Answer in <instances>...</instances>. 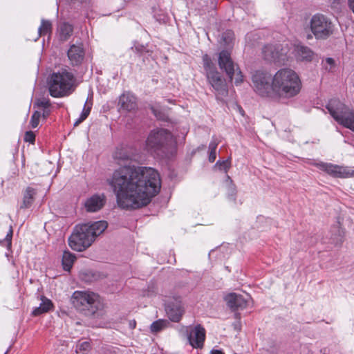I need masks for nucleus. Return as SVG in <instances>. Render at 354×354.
Returning a JSON list of instances; mask_svg holds the SVG:
<instances>
[{
	"mask_svg": "<svg viewBox=\"0 0 354 354\" xmlns=\"http://www.w3.org/2000/svg\"><path fill=\"white\" fill-rule=\"evenodd\" d=\"M118 206L137 209L147 205L161 187L158 172L151 168L125 165L115 169L106 180Z\"/></svg>",
	"mask_w": 354,
	"mask_h": 354,
	"instance_id": "1",
	"label": "nucleus"
},
{
	"mask_svg": "<svg viewBox=\"0 0 354 354\" xmlns=\"http://www.w3.org/2000/svg\"><path fill=\"white\" fill-rule=\"evenodd\" d=\"M254 91L261 97L275 100H290L301 90V81L292 69L283 68L274 75L264 71H257L252 76Z\"/></svg>",
	"mask_w": 354,
	"mask_h": 354,
	"instance_id": "2",
	"label": "nucleus"
},
{
	"mask_svg": "<svg viewBox=\"0 0 354 354\" xmlns=\"http://www.w3.org/2000/svg\"><path fill=\"white\" fill-rule=\"evenodd\" d=\"M107 223L100 221L76 225L68 238V245L73 250L82 252L91 245L95 238L107 227Z\"/></svg>",
	"mask_w": 354,
	"mask_h": 354,
	"instance_id": "3",
	"label": "nucleus"
},
{
	"mask_svg": "<svg viewBox=\"0 0 354 354\" xmlns=\"http://www.w3.org/2000/svg\"><path fill=\"white\" fill-rule=\"evenodd\" d=\"M145 147L151 153L167 156L176 151V140L168 130L156 129L149 132Z\"/></svg>",
	"mask_w": 354,
	"mask_h": 354,
	"instance_id": "4",
	"label": "nucleus"
},
{
	"mask_svg": "<svg viewBox=\"0 0 354 354\" xmlns=\"http://www.w3.org/2000/svg\"><path fill=\"white\" fill-rule=\"evenodd\" d=\"M74 75L66 69L53 73L48 82L50 95L53 97H63L69 95L75 90Z\"/></svg>",
	"mask_w": 354,
	"mask_h": 354,
	"instance_id": "5",
	"label": "nucleus"
},
{
	"mask_svg": "<svg viewBox=\"0 0 354 354\" xmlns=\"http://www.w3.org/2000/svg\"><path fill=\"white\" fill-rule=\"evenodd\" d=\"M326 109L334 120L344 128L354 132V109L338 100L328 102Z\"/></svg>",
	"mask_w": 354,
	"mask_h": 354,
	"instance_id": "6",
	"label": "nucleus"
},
{
	"mask_svg": "<svg viewBox=\"0 0 354 354\" xmlns=\"http://www.w3.org/2000/svg\"><path fill=\"white\" fill-rule=\"evenodd\" d=\"M71 301L77 310L92 314L97 310L100 304L99 295L90 291H75Z\"/></svg>",
	"mask_w": 354,
	"mask_h": 354,
	"instance_id": "7",
	"label": "nucleus"
},
{
	"mask_svg": "<svg viewBox=\"0 0 354 354\" xmlns=\"http://www.w3.org/2000/svg\"><path fill=\"white\" fill-rule=\"evenodd\" d=\"M218 65L221 69L225 71L231 80L234 79L236 85L243 82V75L238 68H234V64L230 54L227 50H223L219 53Z\"/></svg>",
	"mask_w": 354,
	"mask_h": 354,
	"instance_id": "8",
	"label": "nucleus"
},
{
	"mask_svg": "<svg viewBox=\"0 0 354 354\" xmlns=\"http://www.w3.org/2000/svg\"><path fill=\"white\" fill-rule=\"evenodd\" d=\"M310 28L316 38L318 39L326 38L333 32L331 21L322 15H315L312 17Z\"/></svg>",
	"mask_w": 354,
	"mask_h": 354,
	"instance_id": "9",
	"label": "nucleus"
},
{
	"mask_svg": "<svg viewBox=\"0 0 354 354\" xmlns=\"http://www.w3.org/2000/svg\"><path fill=\"white\" fill-rule=\"evenodd\" d=\"M317 167L335 178H345L354 176V170L346 167L325 162L317 163Z\"/></svg>",
	"mask_w": 354,
	"mask_h": 354,
	"instance_id": "10",
	"label": "nucleus"
},
{
	"mask_svg": "<svg viewBox=\"0 0 354 354\" xmlns=\"http://www.w3.org/2000/svg\"><path fill=\"white\" fill-rule=\"evenodd\" d=\"M106 203L104 194H94L84 201V205L88 212H96L100 210Z\"/></svg>",
	"mask_w": 354,
	"mask_h": 354,
	"instance_id": "11",
	"label": "nucleus"
},
{
	"mask_svg": "<svg viewBox=\"0 0 354 354\" xmlns=\"http://www.w3.org/2000/svg\"><path fill=\"white\" fill-rule=\"evenodd\" d=\"M205 339V330L201 325L194 326L188 335L189 344L194 348H202Z\"/></svg>",
	"mask_w": 354,
	"mask_h": 354,
	"instance_id": "12",
	"label": "nucleus"
},
{
	"mask_svg": "<svg viewBox=\"0 0 354 354\" xmlns=\"http://www.w3.org/2000/svg\"><path fill=\"white\" fill-rule=\"evenodd\" d=\"M208 82L216 92V95L225 96L227 93V88L224 80H223L217 72L208 75Z\"/></svg>",
	"mask_w": 354,
	"mask_h": 354,
	"instance_id": "13",
	"label": "nucleus"
},
{
	"mask_svg": "<svg viewBox=\"0 0 354 354\" xmlns=\"http://www.w3.org/2000/svg\"><path fill=\"white\" fill-rule=\"evenodd\" d=\"M118 105L124 111H134L138 106L137 98L133 93L125 92L120 96Z\"/></svg>",
	"mask_w": 354,
	"mask_h": 354,
	"instance_id": "14",
	"label": "nucleus"
},
{
	"mask_svg": "<svg viewBox=\"0 0 354 354\" xmlns=\"http://www.w3.org/2000/svg\"><path fill=\"white\" fill-rule=\"evenodd\" d=\"M227 305L232 310L244 308L247 306L248 299L243 295L236 293H230L225 297Z\"/></svg>",
	"mask_w": 354,
	"mask_h": 354,
	"instance_id": "15",
	"label": "nucleus"
},
{
	"mask_svg": "<svg viewBox=\"0 0 354 354\" xmlns=\"http://www.w3.org/2000/svg\"><path fill=\"white\" fill-rule=\"evenodd\" d=\"M166 312L169 318L175 322H178L181 319L183 313L184 308L180 301H176V303L169 304L166 306Z\"/></svg>",
	"mask_w": 354,
	"mask_h": 354,
	"instance_id": "16",
	"label": "nucleus"
},
{
	"mask_svg": "<svg viewBox=\"0 0 354 354\" xmlns=\"http://www.w3.org/2000/svg\"><path fill=\"white\" fill-rule=\"evenodd\" d=\"M292 53L298 61L310 62L313 57V51L308 47L301 44L295 45Z\"/></svg>",
	"mask_w": 354,
	"mask_h": 354,
	"instance_id": "17",
	"label": "nucleus"
},
{
	"mask_svg": "<svg viewBox=\"0 0 354 354\" xmlns=\"http://www.w3.org/2000/svg\"><path fill=\"white\" fill-rule=\"evenodd\" d=\"M84 50L80 45H72L68 50V57L73 65H78L84 57Z\"/></svg>",
	"mask_w": 354,
	"mask_h": 354,
	"instance_id": "18",
	"label": "nucleus"
},
{
	"mask_svg": "<svg viewBox=\"0 0 354 354\" xmlns=\"http://www.w3.org/2000/svg\"><path fill=\"white\" fill-rule=\"evenodd\" d=\"M134 156V150L129 147H118L113 153V158L121 161L132 160Z\"/></svg>",
	"mask_w": 354,
	"mask_h": 354,
	"instance_id": "19",
	"label": "nucleus"
},
{
	"mask_svg": "<svg viewBox=\"0 0 354 354\" xmlns=\"http://www.w3.org/2000/svg\"><path fill=\"white\" fill-rule=\"evenodd\" d=\"M54 308L52 301L46 297H41V304L39 307L35 308L32 314L34 316H38L43 313H46L53 310Z\"/></svg>",
	"mask_w": 354,
	"mask_h": 354,
	"instance_id": "20",
	"label": "nucleus"
},
{
	"mask_svg": "<svg viewBox=\"0 0 354 354\" xmlns=\"http://www.w3.org/2000/svg\"><path fill=\"white\" fill-rule=\"evenodd\" d=\"M273 48L274 47L272 46H267L264 47L263 53L265 59L268 61L274 62H280L281 60H283L284 59L282 57L283 53H279L278 51L274 52Z\"/></svg>",
	"mask_w": 354,
	"mask_h": 354,
	"instance_id": "21",
	"label": "nucleus"
},
{
	"mask_svg": "<svg viewBox=\"0 0 354 354\" xmlns=\"http://www.w3.org/2000/svg\"><path fill=\"white\" fill-rule=\"evenodd\" d=\"M35 194L36 191L35 189L30 187H27L24 194L23 202L20 207L21 209L29 208L34 201Z\"/></svg>",
	"mask_w": 354,
	"mask_h": 354,
	"instance_id": "22",
	"label": "nucleus"
},
{
	"mask_svg": "<svg viewBox=\"0 0 354 354\" xmlns=\"http://www.w3.org/2000/svg\"><path fill=\"white\" fill-rule=\"evenodd\" d=\"M75 256L68 251H64L62 256V266L66 271H70L73 263L75 262Z\"/></svg>",
	"mask_w": 354,
	"mask_h": 354,
	"instance_id": "23",
	"label": "nucleus"
},
{
	"mask_svg": "<svg viewBox=\"0 0 354 354\" xmlns=\"http://www.w3.org/2000/svg\"><path fill=\"white\" fill-rule=\"evenodd\" d=\"M73 32V27L68 23L62 24L59 28V37L62 40H66Z\"/></svg>",
	"mask_w": 354,
	"mask_h": 354,
	"instance_id": "24",
	"label": "nucleus"
},
{
	"mask_svg": "<svg viewBox=\"0 0 354 354\" xmlns=\"http://www.w3.org/2000/svg\"><path fill=\"white\" fill-rule=\"evenodd\" d=\"M203 62L207 77L208 76V75H210V73L212 75L214 73L217 72L210 57L207 54L203 56Z\"/></svg>",
	"mask_w": 354,
	"mask_h": 354,
	"instance_id": "25",
	"label": "nucleus"
},
{
	"mask_svg": "<svg viewBox=\"0 0 354 354\" xmlns=\"http://www.w3.org/2000/svg\"><path fill=\"white\" fill-rule=\"evenodd\" d=\"M52 31V24L50 21L42 19L41 26L38 28L39 36L50 34Z\"/></svg>",
	"mask_w": 354,
	"mask_h": 354,
	"instance_id": "26",
	"label": "nucleus"
},
{
	"mask_svg": "<svg viewBox=\"0 0 354 354\" xmlns=\"http://www.w3.org/2000/svg\"><path fill=\"white\" fill-rule=\"evenodd\" d=\"M91 109V105H87V102H86L84 104V107L82 110V112L80 116V118L75 122L74 126L79 125L81 122H82L89 115Z\"/></svg>",
	"mask_w": 354,
	"mask_h": 354,
	"instance_id": "27",
	"label": "nucleus"
},
{
	"mask_svg": "<svg viewBox=\"0 0 354 354\" xmlns=\"http://www.w3.org/2000/svg\"><path fill=\"white\" fill-rule=\"evenodd\" d=\"M91 109V105H87V102H86L84 104V107L82 110V112L80 116V118L75 122L74 126L79 125L81 122H82L89 115Z\"/></svg>",
	"mask_w": 354,
	"mask_h": 354,
	"instance_id": "28",
	"label": "nucleus"
},
{
	"mask_svg": "<svg viewBox=\"0 0 354 354\" xmlns=\"http://www.w3.org/2000/svg\"><path fill=\"white\" fill-rule=\"evenodd\" d=\"M167 321L164 319H159L153 322L151 325V330L154 333L159 332L167 326Z\"/></svg>",
	"mask_w": 354,
	"mask_h": 354,
	"instance_id": "29",
	"label": "nucleus"
},
{
	"mask_svg": "<svg viewBox=\"0 0 354 354\" xmlns=\"http://www.w3.org/2000/svg\"><path fill=\"white\" fill-rule=\"evenodd\" d=\"M231 166V162L229 160H225L223 161H218L214 167H217L221 171H224L225 173H227L228 169Z\"/></svg>",
	"mask_w": 354,
	"mask_h": 354,
	"instance_id": "30",
	"label": "nucleus"
},
{
	"mask_svg": "<svg viewBox=\"0 0 354 354\" xmlns=\"http://www.w3.org/2000/svg\"><path fill=\"white\" fill-rule=\"evenodd\" d=\"M41 113L39 111H35L32 113V115L31 116L30 121V126L32 128L35 129V128L37 127L39 122V119L41 118Z\"/></svg>",
	"mask_w": 354,
	"mask_h": 354,
	"instance_id": "31",
	"label": "nucleus"
},
{
	"mask_svg": "<svg viewBox=\"0 0 354 354\" xmlns=\"http://www.w3.org/2000/svg\"><path fill=\"white\" fill-rule=\"evenodd\" d=\"M222 40L225 45H230L233 39H234V33L231 30H227L222 35Z\"/></svg>",
	"mask_w": 354,
	"mask_h": 354,
	"instance_id": "32",
	"label": "nucleus"
},
{
	"mask_svg": "<svg viewBox=\"0 0 354 354\" xmlns=\"http://www.w3.org/2000/svg\"><path fill=\"white\" fill-rule=\"evenodd\" d=\"M35 105L38 107L48 109L50 106V102L49 99H47V98L38 99L35 102Z\"/></svg>",
	"mask_w": 354,
	"mask_h": 354,
	"instance_id": "33",
	"label": "nucleus"
},
{
	"mask_svg": "<svg viewBox=\"0 0 354 354\" xmlns=\"http://www.w3.org/2000/svg\"><path fill=\"white\" fill-rule=\"evenodd\" d=\"M323 65L326 70L330 71L335 66V61L333 58L328 57L323 61Z\"/></svg>",
	"mask_w": 354,
	"mask_h": 354,
	"instance_id": "34",
	"label": "nucleus"
},
{
	"mask_svg": "<svg viewBox=\"0 0 354 354\" xmlns=\"http://www.w3.org/2000/svg\"><path fill=\"white\" fill-rule=\"evenodd\" d=\"M35 140V135L32 131H27L24 136V140L26 142L33 143Z\"/></svg>",
	"mask_w": 354,
	"mask_h": 354,
	"instance_id": "35",
	"label": "nucleus"
},
{
	"mask_svg": "<svg viewBox=\"0 0 354 354\" xmlns=\"http://www.w3.org/2000/svg\"><path fill=\"white\" fill-rule=\"evenodd\" d=\"M90 348V343L88 342H79L77 345V349L80 351H88Z\"/></svg>",
	"mask_w": 354,
	"mask_h": 354,
	"instance_id": "36",
	"label": "nucleus"
},
{
	"mask_svg": "<svg viewBox=\"0 0 354 354\" xmlns=\"http://www.w3.org/2000/svg\"><path fill=\"white\" fill-rule=\"evenodd\" d=\"M218 142L216 140H213L210 142L209 145V151H216Z\"/></svg>",
	"mask_w": 354,
	"mask_h": 354,
	"instance_id": "37",
	"label": "nucleus"
},
{
	"mask_svg": "<svg viewBox=\"0 0 354 354\" xmlns=\"http://www.w3.org/2000/svg\"><path fill=\"white\" fill-rule=\"evenodd\" d=\"M216 151H209V162H214V160H216Z\"/></svg>",
	"mask_w": 354,
	"mask_h": 354,
	"instance_id": "38",
	"label": "nucleus"
},
{
	"mask_svg": "<svg viewBox=\"0 0 354 354\" xmlns=\"http://www.w3.org/2000/svg\"><path fill=\"white\" fill-rule=\"evenodd\" d=\"M348 1L349 7L354 13V0H348Z\"/></svg>",
	"mask_w": 354,
	"mask_h": 354,
	"instance_id": "39",
	"label": "nucleus"
},
{
	"mask_svg": "<svg viewBox=\"0 0 354 354\" xmlns=\"http://www.w3.org/2000/svg\"><path fill=\"white\" fill-rule=\"evenodd\" d=\"M210 354H224V353L221 350H212Z\"/></svg>",
	"mask_w": 354,
	"mask_h": 354,
	"instance_id": "40",
	"label": "nucleus"
},
{
	"mask_svg": "<svg viewBox=\"0 0 354 354\" xmlns=\"http://www.w3.org/2000/svg\"><path fill=\"white\" fill-rule=\"evenodd\" d=\"M50 114V111L48 109H44L43 112L44 118L47 117Z\"/></svg>",
	"mask_w": 354,
	"mask_h": 354,
	"instance_id": "41",
	"label": "nucleus"
},
{
	"mask_svg": "<svg viewBox=\"0 0 354 354\" xmlns=\"http://www.w3.org/2000/svg\"><path fill=\"white\" fill-rule=\"evenodd\" d=\"M152 111H153V113H154V115H155L156 117H158V115H157V114H156V111H155V109H154L153 108H152Z\"/></svg>",
	"mask_w": 354,
	"mask_h": 354,
	"instance_id": "42",
	"label": "nucleus"
},
{
	"mask_svg": "<svg viewBox=\"0 0 354 354\" xmlns=\"http://www.w3.org/2000/svg\"><path fill=\"white\" fill-rule=\"evenodd\" d=\"M338 232L339 233V236H342V232H341V230L339 229H338Z\"/></svg>",
	"mask_w": 354,
	"mask_h": 354,
	"instance_id": "43",
	"label": "nucleus"
},
{
	"mask_svg": "<svg viewBox=\"0 0 354 354\" xmlns=\"http://www.w3.org/2000/svg\"><path fill=\"white\" fill-rule=\"evenodd\" d=\"M10 236H12V230H10Z\"/></svg>",
	"mask_w": 354,
	"mask_h": 354,
	"instance_id": "44",
	"label": "nucleus"
},
{
	"mask_svg": "<svg viewBox=\"0 0 354 354\" xmlns=\"http://www.w3.org/2000/svg\"><path fill=\"white\" fill-rule=\"evenodd\" d=\"M227 179H229V180L230 179V176H227Z\"/></svg>",
	"mask_w": 354,
	"mask_h": 354,
	"instance_id": "45",
	"label": "nucleus"
},
{
	"mask_svg": "<svg viewBox=\"0 0 354 354\" xmlns=\"http://www.w3.org/2000/svg\"><path fill=\"white\" fill-rule=\"evenodd\" d=\"M7 353H4V354H6Z\"/></svg>",
	"mask_w": 354,
	"mask_h": 354,
	"instance_id": "46",
	"label": "nucleus"
}]
</instances>
